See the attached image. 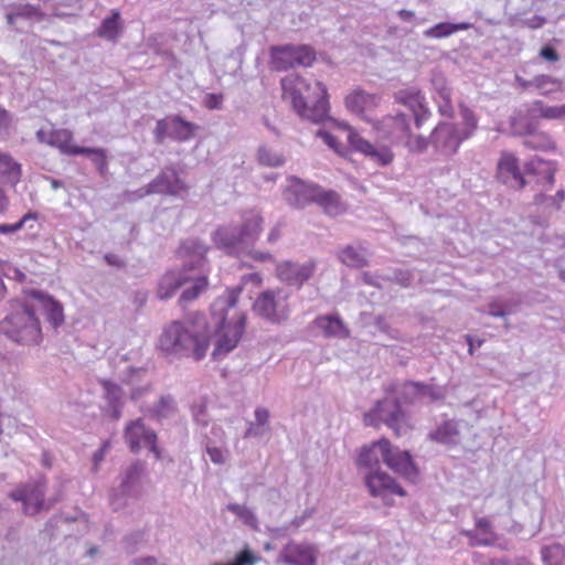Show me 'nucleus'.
Returning <instances> with one entry per match:
<instances>
[{"mask_svg":"<svg viewBox=\"0 0 565 565\" xmlns=\"http://www.w3.org/2000/svg\"><path fill=\"white\" fill-rule=\"evenodd\" d=\"M317 136L320 137L331 149L340 152V143L338 139L327 130L319 129Z\"/></svg>","mask_w":565,"mask_h":565,"instance_id":"052dcab7","label":"nucleus"},{"mask_svg":"<svg viewBox=\"0 0 565 565\" xmlns=\"http://www.w3.org/2000/svg\"><path fill=\"white\" fill-rule=\"evenodd\" d=\"M411 117L408 114L397 113L394 116L385 117L381 125L384 128L391 129L388 135L392 139L402 140L411 131Z\"/></svg>","mask_w":565,"mask_h":565,"instance_id":"c756f323","label":"nucleus"},{"mask_svg":"<svg viewBox=\"0 0 565 565\" xmlns=\"http://www.w3.org/2000/svg\"><path fill=\"white\" fill-rule=\"evenodd\" d=\"M498 179L500 182L514 190H522L527 183L520 170L519 159L509 152L502 153L498 162Z\"/></svg>","mask_w":565,"mask_h":565,"instance_id":"412c9836","label":"nucleus"},{"mask_svg":"<svg viewBox=\"0 0 565 565\" xmlns=\"http://www.w3.org/2000/svg\"><path fill=\"white\" fill-rule=\"evenodd\" d=\"M339 260L351 268H361L369 265L367 250L362 246L347 245L338 252Z\"/></svg>","mask_w":565,"mask_h":565,"instance_id":"c85d7f7f","label":"nucleus"},{"mask_svg":"<svg viewBox=\"0 0 565 565\" xmlns=\"http://www.w3.org/2000/svg\"><path fill=\"white\" fill-rule=\"evenodd\" d=\"M175 411V402L171 395H162L159 401L148 409L151 418L162 419L170 417Z\"/></svg>","mask_w":565,"mask_h":565,"instance_id":"c03bdc74","label":"nucleus"},{"mask_svg":"<svg viewBox=\"0 0 565 565\" xmlns=\"http://www.w3.org/2000/svg\"><path fill=\"white\" fill-rule=\"evenodd\" d=\"M401 399L406 404H428L444 399L445 394L441 388L420 382H406L401 390Z\"/></svg>","mask_w":565,"mask_h":565,"instance_id":"6ab92c4d","label":"nucleus"},{"mask_svg":"<svg viewBox=\"0 0 565 565\" xmlns=\"http://www.w3.org/2000/svg\"><path fill=\"white\" fill-rule=\"evenodd\" d=\"M191 278L192 279H190L188 282L191 284V286L185 288L179 298V302L182 306H185L186 303L198 299L199 296L203 294L209 286V280L205 275H200L196 277L191 276Z\"/></svg>","mask_w":565,"mask_h":565,"instance_id":"4c0bfd02","label":"nucleus"},{"mask_svg":"<svg viewBox=\"0 0 565 565\" xmlns=\"http://www.w3.org/2000/svg\"><path fill=\"white\" fill-rule=\"evenodd\" d=\"M141 443L149 448V450L159 458L160 451L157 447V434L152 429H148L143 426V434L141 438Z\"/></svg>","mask_w":565,"mask_h":565,"instance_id":"4d7b16f0","label":"nucleus"},{"mask_svg":"<svg viewBox=\"0 0 565 565\" xmlns=\"http://www.w3.org/2000/svg\"><path fill=\"white\" fill-rule=\"evenodd\" d=\"M256 158L259 164L278 168L285 164L286 159L281 152L274 150L273 148L262 145L256 151Z\"/></svg>","mask_w":565,"mask_h":565,"instance_id":"79ce46f5","label":"nucleus"},{"mask_svg":"<svg viewBox=\"0 0 565 565\" xmlns=\"http://www.w3.org/2000/svg\"><path fill=\"white\" fill-rule=\"evenodd\" d=\"M257 557L249 550H243L238 553L233 563L230 564H215V565H254L257 562Z\"/></svg>","mask_w":565,"mask_h":565,"instance_id":"13d9d810","label":"nucleus"},{"mask_svg":"<svg viewBox=\"0 0 565 565\" xmlns=\"http://www.w3.org/2000/svg\"><path fill=\"white\" fill-rule=\"evenodd\" d=\"M243 290L242 286L228 289L225 296L218 297L211 306V317L214 327L211 328L212 335H216L215 348L212 352L214 359L226 355L234 350L246 327V315L235 310L238 296Z\"/></svg>","mask_w":565,"mask_h":565,"instance_id":"20e7f679","label":"nucleus"},{"mask_svg":"<svg viewBox=\"0 0 565 565\" xmlns=\"http://www.w3.org/2000/svg\"><path fill=\"white\" fill-rule=\"evenodd\" d=\"M313 323L327 338L345 339L349 337V330L338 315L320 316L315 319Z\"/></svg>","mask_w":565,"mask_h":565,"instance_id":"cd10ccee","label":"nucleus"},{"mask_svg":"<svg viewBox=\"0 0 565 565\" xmlns=\"http://www.w3.org/2000/svg\"><path fill=\"white\" fill-rule=\"evenodd\" d=\"M315 52L307 45H285L271 47V63L277 71L299 66H310L315 61Z\"/></svg>","mask_w":565,"mask_h":565,"instance_id":"f8f14e48","label":"nucleus"},{"mask_svg":"<svg viewBox=\"0 0 565 565\" xmlns=\"http://www.w3.org/2000/svg\"><path fill=\"white\" fill-rule=\"evenodd\" d=\"M488 313L497 318H507L508 316V311H505L497 301L489 303Z\"/></svg>","mask_w":565,"mask_h":565,"instance_id":"774afa93","label":"nucleus"},{"mask_svg":"<svg viewBox=\"0 0 565 565\" xmlns=\"http://www.w3.org/2000/svg\"><path fill=\"white\" fill-rule=\"evenodd\" d=\"M8 8L9 11L6 14V20L11 28L14 26L19 19L40 22L45 18L44 12L41 10L40 6L36 4L12 3Z\"/></svg>","mask_w":565,"mask_h":565,"instance_id":"bb28decb","label":"nucleus"},{"mask_svg":"<svg viewBox=\"0 0 565 565\" xmlns=\"http://www.w3.org/2000/svg\"><path fill=\"white\" fill-rule=\"evenodd\" d=\"M223 96L217 94H207L204 104L209 109H220L222 107Z\"/></svg>","mask_w":565,"mask_h":565,"instance_id":"e2e57ef3","label":"nucleus"},{"mask_svg":"<svg viewBox=\"0 0 565 565\" xmlns=\"http://www.w3.org/2000/svg\"><path fill=\"white\" fill-rule=\"evenodd\" d=\"M363 422L366 426L374 427L383 423L396 436H402L409 428L408 416L403 411L398 399L384 398L379 401L372 411L364 414Z\"/></svg>","mask_w":565,"mask_h":565,"instance_id":"423d86ee","label":"nucleus"},{"mask_svg":"<svg viewBox=\"0 0 565 565\" xmlns=\"http://www.w3.org/2000/svg\"><path fill=\"white\" fill-rule=\"evenodd\" d=\"M244 255H247L253 260L258 263H273L275 260L271 253L254 249L253 247H248Z\"/></svg>","mask_w":565,"mask_h":565,"instance_id":"bf43d9fd","label":"nucleus"},{"mask_svg":"<svg viewBox=\"0 0 565 565\" xmlns=\"http://www.w3.org/2000/svg\"><path fill=\"white\" fill-rule=\"evenodd\" d=\"M511 129L516 136H521L524 139L530 136L539 126L536 114L532 113V107L529 109V114L522 113L511 117Z\"/></svg>","mask_w":565,"mask_h":565,"instance_id":"7c9ffc66","label":"nucleus"},{"mask_svg":"<svg viewBox=\"0 0 565 565\" xmlns=\"http://www.w3.org/2000/svg\"><path fill=\"white\" fill-rule=\"evenodd\" d=\"M459 110L462 117L463 127L460 128V131L463 138L469 139L473 136L475 131L478 128V119L472 109H470L466 104L459 103Z\"/></svg>","mask_w":565,"mask_h":565,"instance_id":"a18cd8bd","label":"nucleus"},{"mask_svg":"<svg viewBox=\"0 0 565 565\" xmlns=\"http://www.w3.org/2000/svg\"><path fill=\"white\" fill-rule=\"evenodd\" d=\"M317 264L310 259L303 264L284 262L277 266V276L289 286L300 288L315 274Z\"/></svg>","mask_w":565,"mask_h":565,"instance_id":"aec40b11","label":"nucleus"},{"mask_svg":"<svg viewBox=\"0 0 565 565\" xmlns=\"http://www.w3.org/2000/svg\"><path fill=\"white\" fill-rule=\"evenodd\" d=\"M199 129L194 122L185 120L179 115L168 116L159 119L153 129V138L158 145L170 138L178 142H185L192 139Z\"/></svg>","mask_w":565,"mask_h":565,"instance_id":"9d476101","label":"nucleus"},{"mask_svg":"<svg viewBox=\"0 0 565 565\" xmlns=\"http://www.w3.org/2000/svg\"><path fill=\"white\" fill-rule=\"evenodd\" d=\"M46 480L40 478L36 481L28 482L10 492L9 497L13 501L23 503V512L26 515H34L41 510L51 509L58 498L45 500Z\"/></svg>","mask_w":565,"mask_h":565,"instance_id":"6e6552de","label":"nucleus"},{"mask_svg":"<svg viewBox=\"0 0 565 565\" xmlns=\"http://www.w3.org/2000/svg\"><path fill=\"white\" fill-rule=\"evenodd\" d=\"M191 275L186 268L166 273L158 284V297L162 300L170 299L174 294L190 281Z\"/></svg>","mask_w":565,"mask_h":565,"instance_id":"b1692460","label":"nucleus"},{"mask_svg":"<svg viewBox=\"0 0 565 565\" xmlns=\"http://www.w3.org/2000/svg\"><path fill=\"white\" fill-rule=\"evenodd\" d=\"M345 106L350 111L362 115L375 106V96L363 89H355L345 97Z\"/></svg>","mask_w":565,"mask_h":565,"instance_id":"473e14b6","label":"nucleus"},{"mask_svg":"<svg viewBox=\"0 0 565 565\" xmlns=\"http://www.w3.org/2000/svg\"><path fill=\"white\" fill-rule=\"evenodd\" d=\"M120 32V13L117 10H113L111 14L105 18L100 26L98 28L97 34L100 38L115 41Z\"/></svg>","mask_w":565,"mask_h":565,"instance_id":"ea45409f","label":"nucleus"},{"mask_svg":"<svg viewBox=\"0 0 565 565\" xmlns=\"http://www.w3.org/2000/svg\"><path fill=\"white\" fill-rule=\"evenodd\" d=\"M565 200V191L558 190L555 195L548 196L543 193L535 194L534 203L536 205L545 204L546 207L552 211H558L561 209L562 202Z\"/></svg>","mask_w":565,"mask_h":565,"instance_id":"603ef678","label":"nucleus"},{"mask_svg":"<svg viewBox=\"0 0 565 565\" xmlns=\"http://www.w3.org/2000/svg\"><path fill=\"white\" fill-rule=\"evenodd\" d=\"M143 434V423L141 418L131 420L125 428V440L129 445L131 451L136 452L141 446V438Z\"/></svg>","mask_w":565,"mask_h":565,"instance_id":"37998d69","label":"nucleus"},{"mask_svg":"<svg viewBox=\"0 0 565 565\" xmlns=\"http://www.w3.org/2000/svg\"><path fill=\"white\" fill-rule=\"evenodd\" d=\"M288 295L280 289H267L253 303L254 312L273 324H280L289 317Z\"/></svg>","mask_w":565,"mask_h":565,"instance_id":"1a4fd4ad","label":"nucleus"},{"mask_svg":"<svg viewBox=\"0 0 565 565\" xmlns=\"http://www.w3.org/2000/svg\"><path fill=\"white\" fill-rule=\"evenodd\" d=\"M471 28V24L468 22L460 23H451V22H440L435 24L434 26L424 31V36L428 39H444L448 38L451 34L458 31H465Z\"/></svg>","mask_w":565,"mask_h":565,"instance_id":"e433bc0d","label":"nucleus"},{"mask_svg":"<svg viewBox=\"0 0 565 565\" xmlns=\"http://www.w3.org/2000/svg\"><path fill=\"white\" fill-rule=\"evenodd\" d=\"M206 452L213 463L222 465L225 462V456L222 449L217 447L207 446Z\"/></svg>","mask_w":565,"mask_h":565,"instance_id":"680f3d73","label":"nucleus"},{"mask_svg":"<svg viewBox=\"0 0 565 565\" xmlns=\"http://www.w3.org/2000/svg\"><path fill=\"white\" fill-rule=\"evenodd\" d=\"M429 437L441 444L457 445L459 443L458 423L455 420H446L429 434Z\"/></svg>","mask_w":565,"mask_h":565,"instance_id":"f704fd0d","label":"nucleus"},{"mask_svg":"<svg viewBox=\"0 0 565 565\" xmlns=\"http://www.w3.org/2000/svg\"><path fill=\"white\" fill-rule=\"evenodd\" d=\"M381 461L411 481L417 478L418 471L409 452L393 447L385 438L361 449L356 465L369 470L365 476V486L370 494L382 498L386 505H391L390 495L404 497L406 492L390 475L380 470Z\"/></svg>","mask_w":565,"mask_h":565,"instance_id":"f257e3e1","label":"nucleus"},{"mask_svg":"<svg viewBox=\"0 0 565 565\" xmlns=\"http://www.w3.org/2000/svg\"><path fill=\"white\" fill-rule=\"evenodd\" d=\"M38 312L43 313L54 328L64 322L62 305L44 291L32 290L23 305L0 321V333L19 344H38L42 339Z\"/></svg>","mask_w":565,"mask_h":565,"instance_id":"f03ea898","label":"nucleus"},{"mask_svg":"<svg viewBox=\"0 0 565 565\" xmlns=\"http://www.w3.org/2000/svg\"><path fill=\"white\" fill-rule=\"evenodd\" d=\"M541 553L546 565H558L564 557V550L559 544L544 546Z\"/></svg>","mask_w":565,"mask_h":565,"instance_id":"864d4df0","label":"nucleus"},{"mask_svg":"<svg viewBox=\"0 0 565 565\" xmlns=\"http://www.w3.org/2000/svg\"><path fill=\"white\" fill-rule=\"evenodd\" d=\"M181 249L188 255L198 257V262L201 264L205 260L209 246L199 238L190 237L182 242Z\"/></svg>","mask_w":565,"mask_h":565,"instance_id":"de8ad7c7","label":"nucleus"},{"mask_svg":"<svg viewBox=\"0 0 565 565\" xmlns=\"http://www.w3.org/2000/svg\"><path fill=\"white\" fill-rule=\"evenodd\" d=\"M532 113L547 120H565V104L548 106L542 100H535L532 103Z\"/></svg>","mask_w":565,"mask_h":565,"instance_id":"a19ab883","label":"nucleus"},{"mask_svg":"<svg viewBox=\"0 0 565 565\" xmlns=\"http://www.w3.org/2000/svg\"><path fill=\"white\" fill-rule=\"evenodd\" d=\"M396 103L404 105L409 110L416 128H420L430 117L431 111L426 105L424 94L416 87H407L394 94Z\"/></svg>","mask_w":565,"mask_h":565,"instance_id":"2eb2a0df","label":"nucleus"},{"mask_svg":"<svg viewBox=\"0 0 565 565\" xmlns=\"http://www.w3.org/2000/svg\"><path fill=\"white\" fill-rule=\"evenodd\" d=\"M263 224L264 217L258 211L249 210L243 214L238 228L247 247H254L263 231Z\"/></svg>","mask_w":565,"mask_h":565,"instance_id":"a878e982","label":"nucleus"},{"mask_svg":"<svg viewBox=\"0 0 565 565\" xmlns=\"http://www.w3.org/2000/svg\"><path fill=\"white\" fill-rule=\"evenodd\" d=\"M215 246L230 256L244 255L248 249L237 225L218 226L212 235Z\"/></svg>","mask_w":565,"mask_h":565,"instance_id":"dca6fc26","label":"nucleus"},{"mask_svg":"<svg viewBox=\"0 0 565 565\" xmlns=\"http://www.w3.org/2000/svg\"><path fill=\"white\" fill-rule=\"evenodd\" d=\"M103 388L104 404L100 407L102 415L113 422H117L122 416V409L126 404L125 392L120 385L109 380L99 381Z\"/></svg>","mask_w":565,"mask_h":565,"instance_id":"f3484780","label":"nucleus"},{"mask_svg":"<svg viewBox=\"0 0 565 565\" xmlns=\"http://www.w3.org/2000/svg\"><path fill=\"white\" fill-rule=\"evenodd\" d=\"M188 190L189 186L179 177L177 170L172 167H166L150 183L137 191L128 192L127 196L129 201H136L150 194L180 196L186 193Z\"/></svg>","mask_w":565,"mask_h":565,"instance_id":"0eeeda50","label":"nucleus"},{"mask_svg":"<svg viewBox=\"0 0 565 565\" xmlns=\"http://www.w3.org/2000/svg\"><path fill=\"white\" fill-rule=\"evenodd\" d=\"M534 87L540 90L542 95L552 94L561 88V81L550 75H537L532 79Z\"/></svg>","mask_w":565,"mask_h":565,"instance_id":"8fccbe9b","label":"nucleus"},{"mask_svg":"<svg viewBox=\"0 0 565 565\" xmlns=\"http://www.w3.org/2000/svg\"><path fill=\"white\" fill-rule=\"evenodd\" d=\"M71 151L73 152V156L83 154L88 157L102 175L107 172L108 161L104 149L76 146Z\"/></svg>","mask_w":565,"mask_h":565,"instance_id":"58836bf2","label":"nucleus"},{"mask_svg":"<svg viewBox=\"0 0 565 565\" xmlns=\"http://www.w3.org/2000/svg\"><path fill=\"white\" fill-rule=\"evenodd\" d=\"M315 203L329 215H338L342 211L340 195L333 190H324L318 185Z\"/></svg>","mask_w":565,"mask_h":565,"instance_id":"72a5a7b5","label":"nucleus"},{"mask_svg":"<svg viewBox=\"0 0 565 565\" xmlns=\"http://www.w3.org/2000/svg\"><path fill=\"white\" fill-rule=\"evenodd\" d=\"M465 140L467 138H463L460 128L447 121L439 122L430 134L431 146L444 156L455 154Z\"/></svg>","mask_w":565,"mask_h":565,"instance_id":"ddd939ff","label":"nucleus"},{"mask_svg":"<svg viewBox=\"0 0 565 565\" xmlns=\"http://www.w3.org/2000/svg\"><path fill=\"white\" fill-rule=\"evenodd\" d=\"M145 533L142 531H135L127 534L122 540V545L128 554H135L139 545L143 542Z\"/></svg>","mask_w":565,"mask_h":565,"instance_id":"5fc2aeb1","label":"nucleus"},{"mask_svg":"<svg viewBox=\"0 0 565 565\" xmlns=\"http://www.w3.org/2000/svg\"><path fill=\"white\" fill-rule=\"evenodd\" d=\"M401 141L412 153H423L431 145L430 136L413 135L411 131Z\"/></svg>","mask_w":565,"mask_h":565,"instance_id":"09e8293b","label":"nucleus"},{"mask_svg":"<svg viewBox=\"0 0 565 565\" xmlns=\"http://www.w3.org/2000/svg\"><path fill=\"white\" fill-rule=\"evenodd\" d=\"M212 331L205 315L194 312L171 322L160 335V348L167 353L202 360L210 348Z\"/></svg>","mask_w":565,"mask_h":565,"instance_id":"7ed1b4c3","label":"nucleus"},{"mask_svg":"<svg viewBox=\"0 0 565 565\" xmlns=\"http://www.w3.org/2000/svg\"><path fill=\"white\" fill-rule=\"evenodd\" d=\"M21 174V164L11 154L0 151V182L15 185Z\"/></svg>","mask_w":565,"mask_h":565,"instance_id":"2f4dec72","label":"nucleus"},{"mask_svg":"<svg viewBox=\"0 0 565 565\" xmlns=\"http://www.w3.org/2000/svg\"><path fill=\"white\" fill-rule=\"evenodd\" d=\"M540 56L550 62H557L559 60L558 53L551 45L543 46L540 51Z\"/></svg>","mask_w":565,"mask_h":565,"instance_id":"0e129e2a","label":"nucleus"},{"mask_svg":"<svg viewBox=\"0 0 565 565\" xmlns=\"http://www.w3.org/2000/svg\"><path fill=\"white\" fill-rule=\"evenodd\" d=\"M348 140L354 150L365 154L382 167L388 166L393 161L394 154L390 148L384 146L375 147L355 131L350 130Z\"/></svg>","mask_w":565,"mask_h":565,"instance_id":"4be33fe9","label":"nucleus"},{"mask_svg":"<svg viewBox=\"0 0 565 565\" xmlns=\"http://www.w3.org/2000/svg\"><path fill=\"white\" fill-rule=\"evenodd\" d=\"M386 281L395 282L401 287H408L412 284L413 275L409 270L395 269L392 276L382 277Z\"/></svg>","mask_w":565,"mask_h":565,"instance_id":"6e6d98bb","label":"nucleus"},{"mask_svg":"<svg viewBox=\"0 0 565 565\" xmlns=\"http://www.w3.org/2000/svg\"><path fill=\"white\" fill-rule=\"evenodd\" d=\"M11 125V115L6 109H0V136L8 132Z\"/></svg>","mask_w":565,"mask_h":565,"instance_id":"69168bd1","label":"nucleus"},{"mask_svg":"<svg viewBox=\"0 0 565 565\" xmlns=\"http://www.w3.org/2000/svg\"><path fill=\"white\" fill-rule=\"evenodd\" d=\"M524 147L532 150L554 151L556 143L552 137L540 129V126L525 139H523Z\"/></svg>","mask_w":565,"mask_h":565,"instance_id":"c9c22d12","label":"nucleus"},{"mask_svg":"<svg viewBox=\"0 0 565 565\" xmlns=\"http://www.w3.org/2000/svg\"><path fill=\"white\" fill-rule=\"evenodd\" d=\"M452 90L449 89L447 92H440L436 94V103L438 106V113L447 118H452L455 116V107L452 105Z\"/></svg>","mask_w":565,"mask_h":565,"instance_id":"3c124183","label":"nucleus"},{"mask_svg":"<svg viewBox=\"0 0 565 565\" xmlns=\"http://www.w3.org/2000/svg\"><path fill=\"white\" fill-rule=\"evenodd\" d=\"M36 140L51 147L58 148L64 154L73 156V150L76 146L71 145L73 134L68 129H39L35 134Z\"/></svg>","mask_w":565,"mask_h":565,"instance_id":"5701e85b","label":"nucleus"},{"mask_svg":"<svg viewBox=\"0 0 565 565\" xmlns=\"http://www.w3.org/2000/svg\"><path fill=\"white\" fill-rule=\"evenodd\" d=\"M319 548L309 542L290 540L280 550L277 562L288 565H317Z\"/></svg>","mask_w":565,"mask_h":565,"instance_id":"4468645a","label":"nucleus"},{"mask_svg":"<svg viewBox=\"0 0 565 565\" xmlns=\"http://www.w3.org/2000/svg\"><path fill=\"white\" fill-rule=\"evenodd\" d=\"M269 419V412L264 407H258L255 409V423L257 426H265L267 425Z\"/></svg>","mask_w":565,"mask_h":565,"instance_id":"338daca9","label":"nucleus"},{"mask_svg":"<svg viewBox=\"0 0 565 565\" xmlns=\"http://www.w3.org/2000/svg\"><path fill=\"white\" fill-rule=\"evenodd\" d=\"M284 97L290 99L292 108L312 122L329 118V102L326 86L313 77L290 74L281 79Z\"/></svg>","mask_w":565,"mask_h":565,"instance_id":"39448f33","label":"nucleus"},{"mask_svg":"<svg viewBox=\"0 0 565 565\" xmlns=\"http://www.w3.org/2000/svg\"><path fill=\"white\" fill-rule=\"evenodd\" d=\"M141 473L142 466L139 462H134L125 470L119 487L113 490L109 498V503L114 511L117 512L125 509L129 504L130 499L139 497Z\"/></svg>","mask_w":565,"mask_h":565,"instance_id":"9b49d317","label":"nucleus"},{"mask_svg":"<svg viewBox=\"0 0 565 565\" xmlns=\"http://www.w3.org/2000/svg\"><path fill=\"white\" fill-rule=\"evenodd\" d=\"M556 170V162L544 160L537 156L524 163L526 175H533L539 183L547 184L548 186L554 184Z\"/></svg>","mask_w":565,"mask_h":565,"instance_id":"393cba45","label":"nucleus"},{"mask_svg":"<svg viewBox=\"0 0 565 565\" xmlns=\"http://www.w3.org/2000/svg\"><path fill=\"white\" fill-rule=\"evenodd\" d=\"M226 509L227 511L235 514L239 520H242V522L245 525L249 526L253 530L258 529V520L255 513L246 505H242L238 503H230L227 504Z\"/></svg>","mask_w":565,"mask_h":565,"instance_id":"49530a36","label":"nucleus"},{"mask_svg":"<svg viewBox=\"0 0 565 565\" xmlns=\"http://www.w3.org/2000/svg\"><path fill=\"white\" fill-rule=\"evenodd\" d=\"M288 185L282 191V198L288 205L303 209L315 203L318 184L307 183L297 177L288 178Z\"/></svg>","mask_w":565,"mask_h":565,"instance_id":"a211bd4d","label":"nucleus"}]
</instances>
